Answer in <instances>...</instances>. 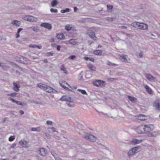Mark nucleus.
Listing matches in <instances>:
<instances>
[{
	"label": "nucleus",
	"instance_id": "nucleus-14",
	"mask_svg": "<svg viewBox=\"0 0 160 160\" xmlns=\"http://www.w3.org/2000/svg\"><path fill=\"white\" fill-rule=\"evenodd\" d=\"M19 143L24 148H28L30 147L28 142L26 141H21Z\"/></svg>",
	"mask_w": 160,
	"mask_h": 160
},
{
	"label": "nucleus",
	"instance_id": "nucleus-1",
	"mask_svg": "<svg viewBox=\"0 0 160 160\" xmlns=\"http://www.w3.org/2000/svg\"><path fill=\"white\" fill-rule=\"evenodd\" d=\"M16 60L19 63L24 64L30 63V61L28 58L22 56H20Z\"/></svg>",
	"mask_w": 160,
	"mask_h": 160
},
{
	"label": "nucleus",
	"instance_id": "nucleus-21",
	"mask_svg": "<svg viewBox=\"0 0 160 160\" xmlns=\"http://www.w3.org/2000/svg\"><path fill=\"white\" fill-rule=\"evenodd\" d=\"M142 142V140H139L136 139H133L132 141V143L133 144H136L141 143Z\"/></svg>",
	"mask_w": 160,
	"mask_h": 160
},
{
	"label": "nucleus",
	"instance_id": "nucleus-55",
	"mask_svg": "<svg viewBox=\"0 0 160 160\" xmlns=\"http://www.w3.org/2000/svg\"><path fill=\"white\" fill-rule=\"evenodd\" d=\"M49 129L51 130V131L52 132H55V128L54 127L50 128H49Z\"/></svg>",
	"mask_w": 160,
	"mask_h": 160
},
{
	"label": "nucleus",
	"instance_id": "nucleus-24",
	"mask_svg": "<svg viewBox=\"0 0 160 160\" xmlns=\"http://www.w3.org/2000/svg\"><path fill=\"white\" fill-rule=\"evenodd\" d=\"M58 2L57 0H53L51 2V6L53 7H55L57 4Z\"/></svg>",
	"mask_w": 160,
	"mask_h": 160
},
{
	"label": "nucleus",
	"instance_id": "nucleus-63",
	"mask_svg": "<svg viewBox=\"0 0 160 160\" xmlns=\"http://www.w3.org/2000/svg\"><path fill=\"white\" fill-rule=\"evenodd\" d=\"M19 112H20V113L22 115V114H23L24 113V112L22 110H20L19 111Z\"/></svg>",
	"mask_w": 160,
	"mask_h": 160
},
{
	"label": "nucleus",
	"instance_id": "nucleus-62",
	"mask_svg": "<svg viewBox=\"0 0 160 160\" xmlns=\"http://www.w3.org/2000/svg\"><path fill=\"white\" fill-rule=\"evenodd\" d=\"M16 38H19L20 37V35L19 34V33H18L17 32V33L16 34Z\"/></svg>",
	"mask_w": 160,
	"mask_h": 160
},
{
	"label": "nucleus",
	"instance_id": "nucleus-8",
	"mask_svg": "<svg viewBox=\"0 0 160 160\" xmlns=\"http://www.w3.org/2000/svg\"><path fill=\"white\" fill-rule=\"evenodd\" d=\"M138 27L137 29L142 30H146L148 28V25L147 24L140 22L139 24H138Z\"/></svg>",
	"mask_w": 160,
	"mask_h": 160
},
{
	"label": "nucleus",
	"instance_id": "nucleus-23",
	"mask_svg": "<svg viewBox=\"0 0 160 160\" xmlns=\"http://www.w3.org/2000/svg\"><path fill=\"white\" fill-rule=\"evenodd\" d=\"M88 67L89 69L93 71H95L96 69V68L91 64L88 65Z\"/></svg>",
	"mask_w": 160,
	"mask_h": 160
},
{
	"label": "nucleus",
	"instance_id": "nucleus-39",
	"mask_svg": "<svg viewBox=\"0 0 160 160\" xmlns=\"http://www.w3.org/2000/svg\"><path fill=\"white\" fill-rule=\"evenodd\" d=\"M78 91H80L83 94L85 95L87 94V92L84 90H82L78 89Z\"/></svg>",
	"mask_w": 160,
	"mask_h": 160
},
{
	"label": "nucleus",
	"instance_id": "nucleus-48",
	"mask_svg": "<svg viewBox=\"0 0 160 160\" xmlns=\"http://www.w3.org/2000/svg\"><path fill=\"white\" fill-rule=\"evenodd\" d=\"M28 16H23V18L25 20L28 21L29 19H28Z\"/></svg>",
	"mask_w": 160,
	"mask_h": 160
},
{
	"label": "nucleus",
	"instance_id": "nucleus-9",
	"mask_svg": "<svg viewBox=\"0 0 160 160\" xmlns=\"http://www.w3.org/2000/svg\"><path fill=\"white\" fill-rule=\"evenodd\" d=\"M87 34L93 40H96L97 37L95 36V32L92 30H89L87 32Z\"/></svg>",
	"mask_w": 160,
	"mask_h": 160
},
{
	"label": "nucleus",
	"instance_id": "nucleus-42",
	"mask_svg": "<svg viewBox=\"0 0 160 160\" xmlns=\"http://www.w3.org/2000/svg\"><path fill=\"white\" fill-rule=\"evenodd\" d=\"M50 12L52 13V12H54V13H57L58 12V10L56 9H54V8H51L50 10Z\"/></svg>",
	"mask_w": 160,
	"mask_h": 160
},
{
	"label": "nucleus",
	"instance_id": "nucleus-13",
	"mask_svg": "<svg viewBox=\"0 0 160 160\" xmlns=\"http://www.w3.org/2000/svg\"><path fill=\"white\" fill-rule=\"evenodd\" d=\"M41 26L44 27L49 30H51L52 28L51 25L48 23H43L41 24Z\"/></svg>",
	"mask_w": 160,
	"mask_h": 160
},
{
	"label": "nucleus",
	"instance_id": "nucleus-27",
	"mask_svg": "<svg viewBox=\"0 0 160 160\" xmlns=\"http://www.w3.org/2000/svg\"><path fill=\"white\" fill-rule=\"evenodd\" d=\"M138 118H139V119L142 121H144L146 119L145 115L141 114L139 115Z\"/></svg>",
	"mask_w": 160,
	"mask_h": 160
},
{
	"label": "nucleus",
	"instance_id": "nucleus-22",
	"mask_svg": "<svg viewBox=\"0 0 160 160\" xmlns=\"http://www.w3.org/2000/svg\"><path fill=\"white\" fill-rule=\"evenodd\" d=\"M83 71L81 72L78 75V78L79 80L84 81V79L83 78Z\"/></svg>",
	"mask_w": 160,
	"mask_h": 160
},
{
	"label": "nucleus",
	"instance_id": "nucleus-25",
	"mask_svg": "<svg viewBox=\"0 0 160 160\" xmlns=\"http://www.w3.org/2000/svg\"><path fill=\"white\" fill-rule=\"evenodd\" d=\"M57 37L60 39H63L65 38L64 36L62 34H58L57 35Z\"/></svg>",
	"mask_w": 160,
	"mask_h": 160
},
{
	"label": "nucleus",
	"instance_id": "nucleus-37",
	"mask_svg": "<svg viewBox=\"0 0 160 160\" xmlns=\"http://www.w3.org/2000/svg\"><path fill=\"white\" fill-rule=\"evenodd\" d=\"M21 8H22V9H26L27 10V9L30 10V9H31L30 7H29L28 6H25L24 5H22L21 6Z\"/></svg>",
	"mask_w": 160,
	"mask_h": 160
},
{
	"label": "nucleus",
	"instance_id": "nucleus-50",
	"mask_svg": "<svg viewBox=\"0 0 160 160\" xmlns=\"http://www.w3.org/2000/svg\"><path fill=\"white\" fill-rule=\"evenodd\" d=\"M61 70L64 71H65L66 68H65L64 65H62L61 66Z\"/></svg>",
	"mask_w": 160,
	"mask_h": 160
},
{
	"label": "nucleus",
	"instance_id": "nucleus-57",
	"mask_svg": "<svg viewBox=\"0 0 160 160\" xmlns=\"http://www.w3.org/2000/svg\"><path fill=\"white\" fill-rule=\"evenodd\" d=\"M61 48V46L60 45H58L56 47L57 50L58 51H59L60 50Z\"/></svg>",
	"mask_w": 160,
	"mask_h": 160
},
{
	"label": "nucleus",
	"instance_id": "nucleus-19",
	"mask_svg": "<svg viewBox=\"0 0 160 160\" xmlns=\"http://www.w3.org/2000/svg\"><path fill=\"white\" fill-rule=\"evenodd\" d=\"M12 24L14 25L19 26L20 25V22L17 20H14L12 22Z\"/></svg>",
	"mask_w": 160,
	"mask_h": 160
},
{
	"label": "nucleus",
	"instance_id": "nucleus-10",
	"mask_svg": "<svg viewBox=\"0 0 160 160\" xmlns=\"http://www.w3.org/2000/svg\"><path fill=\"white\" fill-rule=\"evenodd\" d=\"M13 103H16L17 105H21L23 107H24L27 105V104L24 102H21L19 101H17L15 100L14 99L10 98H9Z\"/></svg>",
	"mask_w": 160,
	"mask_h": 160
},
{
	"label": "nucleus",
	"instance_id": "nucleus-4",
	"mask_svg": "<svg viewBox=\"0 0 160 160\" xmlns=\"http://www.w3.org/2000/svg\"><path fill=\"white\" fill-rule=\"evenodd\" d=\"M105 83V82L101 80H97L94 81L92 83L95 86L102 87L104 85Z\"/></svg>",
	"mask_w": 160,
	"mask_h": 160
},
{
	"label": "nucleus",
	"instance_id": "nucleus-5",
	"mask_svg": "<svg viewBox=\"0 0 160 160\" xmlns=\"http://www.w3.org/2000/svg\"><path fill=\"white\" fill-rule=\"evenodd\" d=\"M44 90L48 92L52 93H57L58 92L57 90L50 86L46 85H45V89H44Z\"/></svg>",
	"mask_w": 160,
	"mask_h": 160
},
{
	"label": "nucleus",
	"instance_id": "nucleus-12",
	"mask_svg": "<svg viewBox=\"0 0 160 160\" xmlns=\"http://www.w3.org/2000/svg\"><path fill=\"white\" fill-rule=\"evenodd\" d=\"M127 57L128 56L127 55L122 54L120 55L119 58L122 61L124 62L129 63V61L127 59Z\"/></svg>",
	"mask_w": 160,
	"mask_h": 160
},
{
	"label": "nucleus",
	"instance_id": "nucleus-44",
	"mask_svg": "<svg viewBox=\"0 0 160 160\" xmlns=\"http://www.w3.org/2000/svg\"><path fill=\"white\" fill-rule=\"evenodd\" d=\"M73 102H67V105L70 107H73V104L72 103Z\"/></svg>",
	"mask_w": 160,
	"mask_h": 160
},
{
	"label": "nucleus",
	"instance_id": "nucleus-11",
	"mask_svg": "<svg viewBox=\"0 0 160 160\" xmlns=\"http://www.w3.org/2000/svg\"><path fill=\"white\" fill-rule=\"evenodd\" d=\"M39 151V154L42 156L45 157L48 154L47 150L44 148H40Z\"/></svg>",
	"mask_w": 160,
	"mask_h": 160
},
{
	"label": "nucleus",
	"instance_id": "nucleus-52",
	"mask_svg": "<svg viewBox=\"0 0 160 160\" xmlns=\"http://www.w3.org/2000/svg\"><path fill=\"white\" fill-rule=\"evenodd\" d=\"M51 154L54 157L55 159L56 158H58V157L56 153L54 152H51Z\"/></svg>",
	"mask_w": 160,
	"mask_h": 160
},
{
	"label": "nucleus",
	"instance_id": "nucleus-51",
	"mask_svg": "<svg viewBox=\"0 0 160 160\" xmlns=\"http://www.w3.org/2000/svg\"><path fill=\"white\" fill-rule=\"evenodd\" d=\"M29 46L30 48H37V45L35 44H30Z\"/></svg>",
	"mask_w": 160,
	"mask_h": 160
},
{
	"label": "nucleus",
	"instance_id": "nucleus-46",
	"mask_svg": "<svg viewBox=\"0 0 160 160\" xmlns=\"http://www.w3.org/2000/svg\"><path fill=\"white\" fill-rule=\"evenodd\" d=\"M54 54V53L52 52H47V56H53Z\"/></svg>",
	"mask_w": 160,
	"mask_h": 160
},
{
	"label": "nucleus",
	"instance_id": "nucleus-54",
	"mask_svg": "<svg viewBox=\"0 0 160 160\" xmlns=\"http://www.w3.org/2000/svg\"><path fill=\"white\" fill-rule=\"evenodd\" d=\"M16 143H14L10 146V148H14L16 146Z\"/></svg>",
	"mask_w": 160,
	"mask_h": 160
},
{
	"label": "nucleus",
	"instance_id": "nucleus-43",
	"mask_svg": "<svg viewBox=\"0 0 160 160\" xmlns=\"http://www.w3.org/2000/svg\"><path fill=\"white\" fill-rule=\"evenodd\" d=\"M66 82L65 81H63L62 82H59V84L63 88H64L65 87H66V86H64V84L66 83Z\"/></svg>",
	"mask_w": 160,
	"mask_h": 160
},
{
	"label": "nucleus",
	"instance_id": "nucleus-7",
	"mask_svg": "<svg viewBox=\"0 0 160 160\" xmlns=\"http://www.w3.org/2000/svg\"><path fill=\"white\" fill-rule=\"evenodd\" d=\"M146 132H148L153 130L154 128V126L153 124H148L144 125Z\"/></svg>",
	"mask_w": 160,
	"mask_h": 160
},
{
	"label": "nucleus",
	"instance_id": "nucleus-20",
	"mask_svg": "<svg viewBox=\"0 0 160 160\" xmlns=\"http://www.w3.org/2000/svg\"><path fill=\"white\" fill-rule=\"evenodd\" d=\"M128 98L129 100H130L131 102H135L137 101V99L133 97L130 96H128Z\"/></svg>",
	"mask_w": 160,
	"mask_h": 160
},
{
	"label": "nucleus",
	"instance_id": "nucleus-36",
	"mask_svg": "<svg viewBox=\"0 0 160 160\" xmlns=\"http://www.w3.org/2000/svg\"><path fill=\"white\" fill-rule=\"evenodd\" d=\"M65 29L67 31H69L71 29V28L70 25L69 24L65 26Z\"/></svg>",
	"mask_w": 160,
	"mask_h": 160
},
{
	"label": "nucleus",
	"instance_id": "nucleus-34",
	"mask_svg": "<svg viewBox=\"0 0 160 160\" xmlns=\"http://www.w3.org/2000/svg\"><path fill=\"white\" fill-rule=\"evenodd\" d=\"M7 96L12 97H16L17 93L15 92L7 94Z\"/></svg>",
	"mask_w": 160,
	"mask_h": 160
},
{
	"label": "nucleus",
	"instance_id": "nucleus-56",
	"mask_svg": "<svg viewBox=\"0 0 160 160\" xmlns=\"http://www.w3.org/2000/svg\"><path fill=\"white\" fill-rule=\"evenodd\" d=\"M69 42L73 44H75V41L73 39H71L69 41Z\"/></svg>",
	"mask_w": 160,
	"mask_h": 160
},
{
	"label": "nucleus",
	"instance_id": "nucleus-35",
	"mask_svg": "<svg viewBox=\"0 0 160 160\" xmlns=\"http://www.w3.org/2000/svg\"><path fill=\"white\" fill-rule=\"evenodd\" d=\"M32 131H39V128H32L30 130Z\"/></svg>",
	"mask_w": 160,
	"mask_h": 160
},
{
	"label": "nucleus",
	"instance_id": "nucleus-33",
	"mask_svg": "<svg viewBox=\"0 0 160 160\" xmlns=\"http://www.w3.org/2000/svg\"><path fill=\"white\" fill-rule=\"evenodd\" d=\"M70 9L69 8H66L65 9H62L61 10V12L62 13H65L69 12Z\"/></svg>",
	"mask_w": 160,
	"mask_h": 160
},
{
	"label": "nucleus",
	"instance_id": "nucleus-6",
	"mask_svg": "<svg viewBox=\"0 0 160 160\" xmlns=\"http://www.w3.org/2000/svg\"><path fill=\"white\" fill-rule=\"evenodd\" d=\"M84 138L92 142H94L96 141V137L90 134L85 136Z\"/></svg>",
	"mask_w": 160,
	"mask_h": 160
},
{
	"label": "nucleus",
	"instance_id": "nucleus-53",
	"mask_svg": "<svg viewBox=\"0 0 160 160\" xmlns=\"http://www.w3.org/2000/svg\"><path fill=\"white\" fill-rule=\"evenodd\" d=\"M46 123L48 125H52V122L50 121H47L46 122Z\"/></svg>",
	"mask_w": 160,
	"mask_h": 160
},
{
	"label": "nucleus",
	"instance_id": "nucleus-17",
	"mask_svg": "<svg viewBox=\"0 0 160 160\" xmlns=\"http://www.w3.org/2000/svg\"><path fill=\"white\" fill-rule=\"evenodd\" d=\"M102 50H97L94 51L93 53L96 55H102Z\"/></svg>",
	"mask_w": 160,
	"mask_h": 160
},
{
	"label": "nucleus",
	"instance_id": "nucleus-45",
	"mask_svg": "<svg viewBox=\"0 0 160 160\" xmlns=\"http://www.w3.org/2000/svg\"><path fill=\"white\" fill-rule=\"evenodd\" d=\"M107 8L109 10H112L113 8V6L112 5H108L107 6Z\"/></svg>",
	"mask_w": 160,
	"mask_h": 160
},
{
	"label": "nucleus",
	"instance_id": "nucleus-41",
	"mask_svg": "<svg viewBox=\"0 0 160 160\" xmlns=\"http://www.w3.org/2000/svg\"><path fill=\"white\" fill-rule=\"evenodd\" d=\"M15 139V137L14 136H10L8 139V140L10 142H12Z\"/></svg>",
	"mask_w": 160,
	"mask_h": 160
},
{
	"label": "nucleus",
	"instance_id": "nucleus-61",
	"mask_svg": "<svg viewBox=\"0 0 160 160\" xmlns=\"http://www.w3.org/2000/svg\"><path fill=\"white\" fill-rule=\"evenodd\" d=\"M89 60L92 62H94V59L92 58H89Z\"/></svg>",
	"mask_w": 160,
	"mask_h": 160
},
{
	"label": "nucleus",
	"instance_id": "nucleus-15",
	"mask_svg": "<svg viewBox=\"0 0 160 160\" xmlns=\"http://www.w3.org/2000/svg\"><path fill=\"white\" fill-rule=\"evenodd\" d=\"M13 84L14 86V87L13 88L14 90L16 92L19 91V88L20 87V86L19 85L17 84L15 82H13Z\"/></svg>",
	"mask_w": 160,
	"mask_h": 160
},
{
	"label": "nucleus",
	"instance_id": "nucleus-3",
	"mask_svg": "<svg viewBox=\"0 0 160 160\" xmlns=\"http://www.w3.org/2000/svg\"><path fill=\"white\" fill-rule=\"evenodd\" d=\"M136 132L139 134H141L146 132L144 125H141L136 129Z\"/></svg>",
	"mask_w": 160,
	"mask_h": 160
},
{
	"label": "nucleus",
	"instance_id": "nucleus-31",
	"mask_svg": "<svg viewBox=\"0 0 160 160\" xmlns=\"http://www.w3.org/2000/svg\"><path fill=\"white\" fill-rule=\"evenodd\" d=\"M147 78L148 80L151 81L154 80L155 79V78L150 74H148Z\"/></svg>",
	"mask_w": 160,
	"mask_h": 160
},
{
	"label": "nucleus",
	"instance_id": "nucleus-30",
	"mask_svg": "<svg viewBox=\"0 0 160 160\" xmlns=\"http://www.w3.org/2000/svg\"><path fill=\"white\" fill-rule=\"evenodd\" d=\"M31 28L35 32H37L39 31V28L38 27L36 26V27H31L30 28Z\"/></svg>",
	"mask_w": 160,
	"mask_h": 160
},
{
	"label": "nucleus",
	"instance_id": "nucleus-38",
	"mask_svg": "<svg viewBox=\"0 0 160 160\" xmlns=\"http://www.w3.org/2000/svg\"><path fill=\"white\" fill-rule=\"evenodd\" d=\"M134 148H136L134 150V151L135 152V153L136 154L140 150V148L139 147H135Z\"/></svg>",
	"mask_w": 160,
	"mask_h": 160
},
{
	"label": "nucleus",
	"instance_id": "nucleus-47",
	"mask_svg": "<svg viewBox=\"0 0 160 160\" xmlns=\"http://www.w3.org/2000/svg\"><path fill=\"white\" fill-rule=\"evenodd\" d=\"M155 107L157 109L160 110V104L159 103H157Z\"/></svg>",
	"mask_w": 160,
	"mask_h": 160
},
{
	"label": "nucleus",
	"instance_id": "nucleus-58",
	"mask_svg": "<svg viewBox=\"0 0 160 160\" xmlns=\"http://www.w3.org/2000/svg\"><path fill=\"white\" fill-rule=\"evenodd\" d=\"M64 89H65L66 90H67L69 91H72V90L71 89H70L69 88L66 87H65L64 88Z\"/></svg>",
	"mask_w": 160,
	"mask_h": 160
},
{
	"label": "nucleus",
	"instance_id": "nucleus-26",
	"mask_svg": "<svg viewBox=\"0 0 160 160\" xmlns=\"http://www.w3.org/2000/svg\"><path fill=\"white\" fill-rule=\"evenodd\" d=\"M106 64L107 65L111 66H118V64H116L114 63H112L111 62H110L109 61H108L106 62Z\"/></svg>",
	"mask_w": 160,
	"mask_h": 160
},
{
	"label": "nucleus",
	"instance_id": "nucleus-16",
	"mask_svg": "<svg viewBox=\"0 0 160 160\" xmlns=\"http://www.w3.org/2000/svg\"><path fill=\"white\" fill-rule=\"evenodd\" d=\"M136 148H133L130 150L128 152V156H132V155L135 154H136L135 152L134 151V150Z\"/></svg>",
	"mask_w": 160,
	"mask_h": 160
},
{
	"label": "nucleus",
	"instance_id": "nucleus-18",
	"mask_svg": "<svg viewBox=\"0 0 160 160\" xmlns=\"http://www.w3.org/2000/svg\"><path fill=\"white\" fill-rule=\"evenodd\" d=\"M144 88L146 91L149 94H151L152 93V90L147 85L144 86Z\"/></svg>",
	"mask_w": 160,
	"mask_h": 160
},
{
	"label": "nucleus",
	"instance_id": "nucleus-49",
	"mask_svg": "<svg viewBox=\"0 0 160 160\" xmlns=\"http://www.w3.org/2000/svg\"><path fill=\"white\" fill-rule=\"evenodd\" d=\"M115 79V78H109L107 79L108 81L109 82H112Z\"/></svg>",
	"mask_w": 160,
	"mask_h": 160
},
{
	"label": "nucleus",
	"instance_id": "nucleus-32",
	"mask_svg": "<svg viewBox=\"0 0 160 160\" xmlns=\"http://www.w3.org/2000/svg\"><path fill=\"white\" fill-rule=\"evenodd\" d=\"M28 21L33 22L35 21L34 17L31 16H28Z\"/></svg>",
	"mask_w": 160,
	"mask_h": 160
},
{
	"label": "nucleus",
	"instance_id": "nucleus-2",
	"mask_svg": "<svg viewBox=\"0 0 160 160\" xmlns=\"http://www.w3.org/2000/svg\"><path fill=\"white\" fill-rule=\"evenodd\" d=\"M59 100L61 101L70 102H73L74 101L73 99L72 98L66 95L62 96Z\"/></svg>",
	"mask_w": 160,
	"mask_h": 160
},
{
	"label": "nucleus",
	"instance_id": "nucleus-29",
	"mask_svg": "<svg viewBox=\"0 0 160 160\" xmlns=\"http://www.w3.org/2000/svg\"><path fill=\"white\" fill-rule=\"evenodd\" d=\"M44 86H43V85L41 83H39L37 84V86L42 90H44L45 89V85H44Z\"/></svg>",
	"mask_w": 160,
	"mask_h": 160
},
{
	"label": "nucleus",
	"instance_id": "nucleus-60",
	"mask_svg": "<svg viewBox=\"0 0 160 160\" xmlns=\"http://www.w3.org/2000/svg\"><path fill=\"white\" fill-rule=\"evenodd\" d=\"M74 11V12H76L78 10V8L76 7H74L73 8Z\"/></svg>",
	"mask_w": 160,
	"mask_h": 160
},
{
	"label": "nucleus",
	"instance_id": "nucleus-40",
	"mask_svg": "<svg viewBox=\"0 0 160 160\" xmlns=\"http://www.w3.org/2000/svg\"><path fill=\"white\" fill-rule=\"evenodd\" d=\"M76 58V56L74 55H71L68 58V59L70 60H74Z\"/></svg>",
	"mask_w": 160,
	"mask_h": 160
},
{
	"label": "nucleus",
	"instance_id": "nucleus-64",
	"mask_svg": "<svg viewBox=\"0 0 160 160\" xmlns=\"http://www.w3.org/2000/svg\"><path fill=\"white\" fill-rule=\"evenodd\" d=\"M84 58L85 60L88 61L89 60V58L88 57H85Z\"/></svg>",
	"mask_w": 160,
	"mask_h": 160
},
{
	"label": "nucleus",
	"instance_id": "nucleus-28",
	"mask_svg": "<svg viewBox=\"0 0 160 160\" xmlns=\"http://www.w3.org/2000/svg\"><path fill=\"white\" fill-rule=\"evenodd\" d=\"M139 24V22H133L131 24V26L133 27L137 28L138 24Z\"/></svg>",
	"mask_w": 160,
	"mask_h": 160
},
{
	"label": "nucleus",
	"instance_id": "nucleus-59",
	"mask_svg": "<svg viewBox=\"0 0 160 160\" xmlns=\"http://www.w3.org/2000/svg\"><path fill=\"white\" fill-rule=\"evenodd\" d=\"M23 29L22 28H19L18 29L17 32L18 33H19Z\"/></svg>",
	"mask_w": 160,
	"mask_h": 160
}]
</instances>
